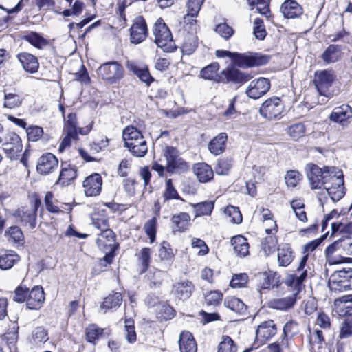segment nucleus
I'll list each match as a JSON object with an SVG mask.
<instances>
[{
    "instance_id": "f257e3e1",
    "label": "nucleus",
    "mask_w": 352,
    "mask_h": 352,
    "mask_svg": "<svg viewBox=\"0 0 352 352\" xmlns=\"http://www.w3.org/2000/svg\"><path fill=\"white\" fill-rule=\"evenodd\" d=\"M219 69V64L218 63H211L201 69L199 76L204 80H212L217 83H232L237 85L239 87L252 78L250 74L242 72L234 67L228 66L220 74L217 73Z\"/></svg>"
},
{
    "instance_id": "f03ea898",
    "label": "nucleus",
    "mask_w": 352,
    "mask_h": 352,
    "mask_svg": "<svg viewBox=\"0 0 352 352\" xmlns=\"http://www.w3.org/2000/svg\"><path fill=\"white\" fill-rule=\"evenodd\" d=\"M306 175L312 190L321 189L324 185L330 182L333 176L339 173L342 175V170L336 166H324L319 167L314 163H309L305 167Z\"/></svg>"
},
{
    "instance_id": "7ed1b4c3",
    "label": "nucleus",
    "mask_w": 352,
    "mask_h": 352,
    "mask_svg": "<svg viewBox=\"0 0 352 352\" xmlns=\"http://www.w3.org/2000/svg\"><path fill=\"white\" fill-rule=\"evenodd\" d=\"M102 239L97 238L96 243L104 256L99 259V264L102 267L113 263L117 252L120 249V243L116 242L117 236L111 229H104L98 234Z\"/></svg>"
},
{
    "instance_id": "20e7f679",
    "label": "nucleus",
    "mask_w": 352,
    "mask_h": 352,
    "mask_svg": "<svg viewBox=\"0 0 352 352\" xmlns=\"http://www.w3.org/2000/svg\"><path fill=\"white\" fill-rule=\"evenodd\" d=\"M124 68L117 60H110L101 64L97 70L98 76L109 85L118 84L124 77Z\"/></svg>"
},
{
    "instance_id": "39448f33",
    "label": "nucleus",
    "mask_w": 352,
    "mask_h": 352,
    "mask_svg": "<svg viewBox=\"0 0 352 352\" xmlns=\"http://www.w3.org/2000/svg\"><path fill=\"white\" fill-rule=\"evenodd\" d=\"M164 156L166 160V170L169 174H182L188 170V163L179 156L176 147L166 146L164 150Z\"/></svg>"
},
{
    "instance_id": "423d86ee",
    "label": "nucleus",
    "mask_w": 352,
    "mask_h": 352,
    "mask_svg": "<svg viewBox=\"0 0 352 352\" xmlns=\"http://www.w3.org/2000/svg\"><path fill=\"white\" fill-rule=\"evenodd\" d=\"M236 56L239 57L236 66L242 69L265 65L272 58L270 55L255 52H239V54H236Z\"/></svg>"
},
{
    "instance_id": "0eeeda50",
    "label": "nucleus",
    "mask_w": 352,
    "mask_h": 352,
    "mask_svg": "<svg viewBox=\"0 0 352 352\" xmlns=\"http://www.w3.org/2000/svg\"><path fill=\"white\" fill-rule=\"evenodd\" d=\"M335 80L336 76L333 70L322 69L315 71L312 82L320 96L329 97V89Z\"/></svg>"
},
{
    "instance_id": "6e6552de",
    "label": "nucleus",
    "mask_w": 352,
    "mask_h": 352,
    "mask_svg": "<svg viewBox=\"0 0 352 352\" xmlns=\"http://www.w3.org/2000/svg\"><path fill=\"white\" fill-rule=\"evenodd\" d=\"M285 109V103L280 97L272 96L266 99L259 108L261 116L272 120L279 118Z\"/></svg>"
},
{
    "instance_id": "1a4fd4ad",
    "label": "nucleus",
    "mask_w": 352,
    "mask_h": 352,
    "mask_svg": "<svg viewBox=\"0 0 352 352\" xmlns=\"http://www.w3.org/2000/svg\"><path fill=\"white\" fill-rule=\"evenodd\" d=\"M333 283L339 291L352 290V268H342L336 271L330 277L328 284Z\"/></svg>"
},
{
    "instance_id": "9d476101",
    "label": "nucleus",
    "mask_w": 352,
    "mask_h": 352,
    "mask_svg": "<svg viewBox=\"0 0 352 352\" xmlns=\"http://www.w3.org/2000/svg\"><path fill=\"white\" fill-rule=\"evenodd\" d=\"M254 276L260 281V283L258 285L259 292L261 289L278 288L281 285L280 275L276 272L271 270L258 272Z\"/></svg>"
},
{
    "instance_id": "9b49d317",
    "label": "nucleus",
    "mask_w": 352,
    "mask_h": 352,
    "mask_svg": "<svg viewBox=\"0 0 352 352\" xmlns=\"http://www.w3.org/2000/svg\"><path fill=\"white\" fill-rule=\"evenodd\" d=\"M271 87L269 78L260 77L251 81L246 89L247 96L252 99L256 100L265 95Z\"/></svg>"
},
{
    "instance_id": "f8f14e48",
    "label": "nucleus",
    "mask_w": 352,
    "mask_h": 352,
    "mask_svg": "<svg viewBox=\"0 0 352 352\" xmlns=\"http://www.w3.org/2000/svg\"><path fill=\"white\" fill-rule=\"evenodd\" d=\"M125 66L129 72L136 76L140 81L144 82L147 86H150L155 81V78L151 74L147 65L127 60Z\"/></svg>"
},
{
    "instance_id": "ddd939ff",
    "label": "nucleus",
    "mask_w": 352,
    "mask_h": 352,
    "mask_svg": "<svg viewBox=\"0 0 352 352\" xmlns=\"http://www.w3.org/2000/svg\"><path fill=\"white\" fill-rule=\"evenodd\" d=\"M147 36V25L142 16L135 18L133 23L130 29L131 43L139 44L142 43Z\"/></svg>"
},
{
    "instance_id": "4468645a",
    "label": "nucleus",
    "mask_w": 352,
    "mask_h": 352,
    "mask_svg": "<svg viewBox=\"0 0 352 352\" xmlns=\"http://www.w3.org/2000/svg\"><path fill=\"white\" fill-rule=\"evenodd\" d=\"M82 186L85 188V195L86 197L98 195L102 190V186L101 175L97 173H92L85 179Z\"/></svg>"
},
{
    "instance_id": "2eb2a0df",
    "label": "nucleus",
    "mask_w": 352,
    "mask_h": 352,
    "mask_svg": "<svg viewBox=\"0 0 352 352\" xmlns=\"http://www.w3.org/2000/svg\"><path fill=\"white\" fill-rule=\"evenodd\" d=\"M334 179L337 180L338 183L334 184L332 182V184L330 187L326 186L325 185L323 187L327 190V194L331 199L333 202H337L340 201L346 194L344 175L342 174V176H340L339 173H337L336 176H333L332 179L330 182H333Z\"/></svg>"
},
{
    "instance_id": "dca6fc26",
    "label": "nucleus",
    "mask_w": 352,
    "mask_h": 352,
    "mask_svg": "<svg viewBox=\"0 0 352 352\" xmlns=\"http://www.w3.org/2000/svg\"><path fill=\"white\" fill-rule=\"evenodd\" d=\"M153 34L156 44H167L173 41V36L168 27L162 18H159L154 24Z\"/></svg>"
},
{
    "instance_id": "f3484780",
    "label": "nucleus",
    "mask_w": 352,
    "mask_h": 352,
    "mask_svg": "<svg viewBox=\"0 0 352 352\" xmlns=\"http://www.w3.org/2000/svg\"><path fill=\"white\" fill-rule=\"evenodd\" d=\"M298 295L297 292L285 298L273 299L267 302V307L276 310L288 311L296 305Z\"/></svg>"
},
{
    "instance_id": "a211bd4d",
    "label": "nucleus",
    "mask_w": 352,
    "mask_h": 352,
    "mask_svg": "<svg viewBox=\"0 0 352 352\" xmlns=\"http://www.w3.org/2000/svg\"><path fill=\"white\" fill-rule=\"evenodd\" d=\"M58 158L51 153L43 154L36 166L37 171L42 175H47L58 166Z\"/></svg>"
},
{
    "instance_id": "6ab92c4d",
    "label": "nucleus",
    "mask_w": 352,
    "mask_h": 352,
    "mask_svg": "<svg viewBox=\"0 0 352 352\" xmlns=\"http://www.w3.org/2000/svg\"><path fill=\"white\" fill-rule=\"evenodd\" d=\"M227 141L228 134L225 132H221L209 142L208 149L212 155L215 156L220 155L226 149Z\"/></svg>"
},
{
    "instance_id": "aec40b11",
    "label": "nucleus",
    "mask_w": 352,
    "mask_h": 352,
    "mask_svg": "<svg viewBox=\"0 0 352 352\" xmlns=\"http://www.w3.org/2000/svg\"><path fill=\"white\" fill-rule=\"evenodd\" d=\"M277 327L273 320H268L262 322L258 325L256 330L257 336L263 338V343H265L267 340L271 339L276 334Z\"/></svg>"
},
{
    "instance_id": "412c9836",
    "label": "nucleus",
    "mask_w": 352,
    "mask_h": 352,
    "mask_svg": "<svg viewBox=\"0 0 352 352\" xmlns=\"http://www.w3.org/2000/svg\"><path fill=\"white\" fill-rule=\"evenodd\" d=\"M16 56L25 72L34 74L38 71L39 63L35 56L28 52H21Z\"/></svg>"
},
{
    "instance_id": "4be33fe9",
    "label": "nucleus",
    "mask_w": 352,
    "mask_h": 352,
    "mask_svg": "<svg viewBox=\"0 0 352 352\" xmlns=\"http://www.w3.org/2000/svg\"><path fill=\"white\" fill-rule=\"evenodd\" d=\"M280 12L287 19L298 18L303 13V10L294 0H286L280 6Z\"/></svg>"
},
{
    "instance_id": "5701e85b",
    "label": "nucleus",
    "mask_w": 352,
    "mask_h": 352,
    "mask_svg": "<svg viewBox=\"0 0 352 352\" xmlns=\"http://www.w3.org/2000/svg\"><path fill=\"white\" fill-rule=\"evenodd\" d=\"M179 346L181 352H197V344L192 333L184 331L179 335Z\"/></svg>"
},
{
    "instance_id": "b1692460",
    "label": "nucleus",
    "mask_w": 352,
    "mask_h": 352,
    "mask_svg": "<svg viewBox=\"0 0 352 352\" xmlns=\"http://www.w3.org/2000/svg\"><path fill=\"white\" fill-rule=\"evenodd\" d=\"M77 176L78 168L75 165L69 164L67 166H63L57 183L63 186H67L76 179Z\"/></svg>"
},
{
    "instance_id": "393cba45",
    "label": "nucleus",
    "mask_w": 352,
    "mask_h": 352,
    "mask_svg": "<svg viewBox=\"0 0 352 352\" xmlns=\"http://www.w3.org/2000/svg\"><path fill=\"white\" fill-rule=\"evenodd\" d=\"M193 171L201 183H207L214 177V172L210 166L206 163H197L193 166Z\"/></svg>"
},
{
    "instance_id": "a878e982",
    "label": "nucleus",
    "mask_w": 352,
    "mask_h": 352,
    "mask_svg": "<svg viewBox=\"0 0 352 352\" xmlns=\"http://www.w3.org/2000/svg\"><path fill=\"white\" fill-rule=\"evenodd\" d=\"M224 306L239 315L245 316L248 314V306L239 298L227 296L224 299Z\"/></svg>"
},
{
    "instance_id": "bb28decb",
    "label": "nucleus",
    "mask_w": 352,
    "mask_h": 352,
    "mask_svg": "<svg viewBox=\"0 0 352 352\" xmlns=\"http://www.w3.org/2000/svg\"><path fill=\"white\" fill-rule=\"evenodd\" d=\"M193 289L194 285L192 282L184 280L173 285V292L177 298L185 300L191 296Z\"/></svg>"
},
{
    "instance_id": "cd10ccee",
    "label": "nucleus",
    "mask_w": 352,
    "mask_h": 352,
    "mask_svg": "<svg viewBox=\"0 0 352 352\" xmlns=\"http://www.w3.org/2000/svg\"><path fill=\"white\" fill-rule=\"evenodd\" d=\"M19 261V256L13 250H3L0 253V269H11Z\"/></svg>"
},
{
    "instance_id": "c85d7f7f",
    "label": "nucleus",
    "mask_w": 352,
    "mask_h": 352,
    "mask_svg": "<svg viewBox=\"0 0 352 352\" xmlns=\"http://www.w3.org/2000/svg\"><path fill=\"white\" fill-rule=\"evenodd\" d=\"M351 108L349 105L336 107L329 115V120L335 123H342L351 117Z\"/></svg>"
},
{
    "instance_id": "c756f323",
    "label": "nucleus",
    "mask_w": 352,
    "mask_h": 352,
    "mask_svg": "<svg viewBox=\"0 0 352 352\" xmlns=\"http://www.w3.org/2000/svg\"><path fill=\"white\" fill-rule=\"evenodd\" d=\"M122 302V296L120 292L110 294L104 298L100 305L102 309L106 312L108 310H116L121 305Z\"/></svg>"
},
{
    "instance_id": "7c9ffc66",
    "label": "nucleus",
    "mask_w": 352,
    "mask_h": 352,
    "mask_svg": "<svg viewBox=\"0 0 352 352\" xmlns=\"http://www.w3.org/2000/svg\"><path fill=\"white\" fill-rule=\"evenodd\" d=\"M231 245L237 255L245 257L249 254V244L247 239L241 236H234L231 239Z\"/></svg>"
},
{
    "instance_id": "2f4dec72",
    "label": "nucleus",
    "mask_w": 352,
    "mask_h": 352,
    "mask_svg": "<svg viewBox=\"0 0 352 352\" xmlns=\"http://www.w3.org/2000/svg\"><path fill=\"white\" fill-rule=\"evenodd\" d=\"M341 45H329V47L321 54L320 58L327 63H332L338 61L341 58Z\"/></svg>"
},
{
    "instance_id": "473e14b6",
    "label": "nucleus",
    "mask_w": 352,
    "mask_h": 352,
    "mask_svg": "<svg viewBox=\"0 0 352 352\" xmlns=\"http://www.w3.org/2000/svg\"><path fill=\"white\" fill-rule=\"evenodd\" d=\"M63 133L65 136L62 139L58 149L60 153H63L66 148L71 146L72 140L79 139L77 129L63 128Z\"/></svg>"
},
{
    "instance_id": "72a5a7b5",
    "label": "nucleus",
    "mask_w": 352,
    "mask_h": 352,
    "mask_svg": "<svg viewBox=\"0 0 352 352\" xmlns=\"http://www.w3.org/2000/svg\"><path fill=\"white\" fill-rule=\"evenodd\" d=\"M293 251L289 244H284L278 248V262L280 266H288L294 259Z\"/></svg>"
},
{
    "instance_id": "f704fd0d",
    "label": "nucleus",
    "mask_w": 352,
    "mask_h": 352,
    "mask_svg": "<svg viewBox=\"0 0 352 352\" xmlns=\"http://www.w3.org/2000/svg\"><path fill=\"white\" fill-rule=\"evenodd\" d=\"M175 315L174 308L165 302H161L156 308V317L161 322L171 320Z\"/></svg>"
},
{
    "instance_id": "c9c22d12",
    "label": "nucleus",
    "mask_w": 352,
    "mask_h": 352,
    "mask_svg": "<svg viewBox=\"0 0 352 352\" xmlns=\"http://www.w3.org/2000/svg\"><path fill=\"white\" fill-rule=\"evenodd\" d=\"M19 327L16 324L14 325L8 332L2 336V340H4L10 352L16 351V342L19 338Z\"/></svg>"
},
{
    "instance_id": "e433bc0d",
    "label": "nucleus",
    "mask_w": 352,
    "mask_h": 352,
    "mask_svg": "<svg viewBox=\"0 0 352 352\" xmlns=\"http://www.w3.org/2000/svg\"><path fill=\"white\" fill-rule=\"evenodd\" d=\"M171 221L177 227V231L184 232L190 224V216L187 212H180L173 215Z\"/></svg>"
},
{
    "instance_id": "4c0bfd02",
    "label": "nucleus",
    "mask_w": 352,
    "mask_h": 352,
    "mask_svg": "<svg viewBox=\"0 0 352 352\" xmlns=\"http://www.w3.org/2000/svg\"><path fill=\"white\" fill-rule=\"evenodd\" d=\"M163 197L164 202H167L173 199L180 200L183 202L185 201V200L179 195L173 183L172 179L170 178L166 180L165 190L163 192Z\"/></svg>"
},
{
    "instance_id": "58836bf2",
    "label": "nucleus",
    "mask_w": 352,
    "mask_h": 352,
    "mask_svg": "<svg viewBox=\"0 0 352 352\" xmlns=\"http://www.w3.org/2000/svg\"><path fill=\"white\" fill-rule=\"evenodd\" d=\"M190 205L195 209L196 217L210 215L214 208L213 201H204L197 204H190Z\"/></svg>"
},
{
    "instance_id": "ea45409f",
    "label": "nucleus",
    "mask_w": 352,
    "mask_h": 352,
    "mask_svg": "<svg viewBox=\"0 0 352 352\" xmlns=\"http://www.w3.org/2000/svg\"><path fill=\"white\" fill-rule=\"evenodd\" d=\"M104 333V329L93 324L85 330V338L87 342L96 344V341L99 340Z\"/></svg>"
},
{
    "instance_id": "a19ab883",
    "label": "nucleus",
    "mask_w": 352,
    "mask_h": 352,
    "mask_svg": "<svg viewBox=\"0 0 352 352\" xmlns=\"http://www.w3.org/2000/svg\"><path fill=\"white\" fill-rule=\"evenodd\" d=\"M106 210H102L100 212L94 213L91 216L92 224L95 228L100 230L101 232L104 229H110L109 224V219L105 217Z\"/></svg>"
},
{
    "instance_id": "79ce46f5",
    "label": "nucleus",
    "mask_w": 352,
    "mask_h": 352,
    "mask_svg": "<svg viewBox=\"0 0 352 352\" xmlns=\"http://www.w3.org/2000/svg\"><path fill=\"white\" fill-rule=\"evenodd\" d=\"M232 167V158L223 157L219 159L215 166V172L219 175H226Z\"/></svg>"
},
{
    "instance_id": "37998d69",
    "label": "nucleus",
    "mask_w": 352,
    "mask_h": 352,
    "mask_svg": "<svg viewBox=\"0 0 352 352\" xmlns=\"http://www.w3.org/2000/svg\"><path fill=\"white\" fill-rule=\"evenodd\" d=\"M123 140H134L138 141L139 140L143 139V135L142 132L133 126H128L124 128L122 132Z\"/></svg>"
},
{
    "instance_id": "c03bdc74",
    "label": "nucleus",
    "mask_w": 352,
    "mask_h": 352,
    "mask_svg": "<svg viewBox=\"0 0 352 352\" xmlns=\"http://www.w3.org/2000/svg\"><path fill=\"white\" fill-rule=\"evenodd\" d=\"M237 345L228 336H223L219 344L217 352H236Z\"/></svg>"
},
{
    "instance_id": "a18cd8bd",
    "label": "nucleus",
    "mask_w": 352,
    "mask_h": 352,
    "mask_svg": "<svg viewBox=\"0 0 352 352\" xmlns=\"http://www.w3.org/2000/svg\"><path fill=\"white\" fill-rule=\"evenodd\" d=\"M225 214L231 218V222L234 224H240L243 221V217L240 212L239 208L229 205L224 208Z\"/></svg>"
},
{
    "instance_id": "49530a36",
    "label": "nucleus",
    "mask_w": 352,
    "mask_h": 352,
    "mask_svg": "<svg viewBox=\"0 0 352 352\" xmlns=\"http://www.w3.org/2000/svg\"><path fill=\"white\" fill-rule=\"evenodd\" d=\"M157 219L156 217H153L144 224V232L149 238L151 243H153L155 241L157 234Z\"/></svg>"
},
{
    "instance_id": "de8ad7c7",
    "label": "nucleus",
    "mask_w": 352,
    "mask_h": 352,
    "mask_svg": "<svg viewBox=\"0 0 352 352\" xmlns=\"http://www.w3.org/2000/svg\"><path fill=\"white\" fill-rule=\"evenodd\" d=\"M151 250L149 248L145 247L141 250L139 257L141 261L140 274L145 273L148 270L151 260Z\"/></svg>"
},
{
    "instance_id": "09e8293b",
    "label": "nucleus",
    "mask_w": 352,
    "mask_h": 352,
    "mask_svg": "<svg viewBox=\"0 0 352 352\" xmlns=\"http://www.w3.org/2000/svg\"><path fill=\"white\" fill-rule=\"evenodd\" d=\"M25 132L28 140L30 142H37L44 134L43 127L37 125L28 126L25 129Z\"/></svg>"
},
{
    "instance_id": "8fccbe9b",
    "label": "nucleus",
    "mask_w": 352,
    "mask_h": 352,
    "mask_svg": "<svg viewBox=\"0 0 352 352\" xmlns=\"http://www.w3.org/2000/svg\"><path fill=\"white\" fill-rule=\"evenodd\" d=\"M204 1V0H188L186 4L187 14L184 16V19L186 20L188 16H197Z\"/></svg>"
},
{
    "instance_id": "3c124183",
    "label": "nucleus",
    "mask_w": 352,
    "mask_h": 352,
    "mask_svg": "<svg viewBox=\"0 0 352 352\" xmlns=\"http://www.w3.org/2000/svg\"><path fill=\"white\" fill-rule=\"evenodd\" d=\"M124 323L126 339L129 343L133 344L136 341L137 339L134 320L132 318H126Z\"/></svg>"
},
{
    "instance_id": "603ef678",
    "label": "nucleus",
    "mask_w": 352,
    "mask_h": 352,
    "mask_svg": "<svg viewBox=\"0 0 352 352\" xmlns=\"http://www.w3.org/2000/svg\"><path fill=\"white\" fill-rule=\"evenodd\" d=\"M248 282V276L245 273L234 274L232 276L229 285L232 288H242L246 287Z\"/></svg>"
},
{
    "instance_id": "864d4df0",
    "label": "nucleus",
    "mask_w": 352,
    "mask_h": 352,
    "mask_svg": "<svg viewBox=\"0 0 352 352\" xmlns=\"http://www.w3.org/2000/svg\"><path fill=\"white\" fill-rule=\"evenodd\" d=\"M4 100V107L9 109L20 107L22 104V99L14 93H5Z\"/></svg>"
},
{
    "instance_id": "5fc2aeb1",
    "label": "nucleus",
    "mask_w": 352,
    "mask_h": 352,
    "mask_svg": "<svg viewBox=\"0 0 352 352\" xmlns=\"http://www.w3.org/2000/svg\"><path fill=\"white\" fill-rule=\"evenodd\" d=\"M5 236H9L14 243H19L24 241V235L21 229L17 226H13L8 228Z\"/></svg>"
},
{
    "instance_id": "6e6d98bb",
    "label": "nucleus",
    "mask_w": 352,
    "mask_h": 352,
    "mask_svg": "<svg viewBox=\"0 0 352 352\" xmlns=\"http://www.w3.org/2000/svg\"><path fill=\"white\" fill-rule=\"evenodd\" d=\"M223 299V294L219 290L210 291L205 296V300L208 305L218 306Z\"/></svg>"
},
{
    "instance_id": "4d7b16f0",
    "label": "nucleus",
    "mask_w": 352,
    "mask_h": 352,
    "mask_svg": "<svg viewBox=\"0 0 352 352\" xmlns=\"http://www.w3.org/2000/svg\"><path fill=\"white\" fill-rule=\"evenodd\" d=\"M302 179V175L296 170L287 171L285 176L287 185L290 187H296L300 180Z\"/></svg>"
},
{
    "instance_id": "13d9d810",
    "label": "nucleus",
    "mask_w": 352,
    "mask_h": 352,
    "mask_svg": "<svg viewBox=\"0 0 352 352\" xmlns=\"http://www.w3.org/2000/svg\"><path fill=\"white\" fill-rule=\"evenodd\" d=\"M277 244L278 239L276 236H268L262 243L263 249L266 254H270L275 252Z\"/></svg>"
},
{
    "instance_id": "bf43d9fd",
    "label": "nucleus",
    "mask_w": 352,
    "mask_h": 352,
    "mask_svg": "<svg viewBox=\"0 0 352 352\" xmlns=\"http://www.w3.org/2000/svg\"><path fill=\"white\" fill-rule=\"evenodd\" d=\"M32 337L36 342H45L49 339L48 331L43 326H39L34 329Z\"/></svg>"
},
{
    "instance_id": "052dcab7",
    "label": "nucleus",
    "mask_w": 352,
    "mask_h": 352,
    "mask_svg": "<svg viewBox=\"0 0 352 352\" xmlns=\"http://www.w3.org/2000/svg\"><path fill=\"white\" fill-rule=\"evenodd\" d=\"M287 132L293 138L298 139L305 135V126L301 122L296 123L289 126Z\"/></svg>"
},
{
    "instance_id": "680f3d73",
    "label": "nucleus",
    "mask_w": 352,
    "mask_h": 352,
    "mask_svg": "<svg viewBox=\"0 0 352 352\" xmlns=\"http://www.w3.org/2000/svg\"><path fill=\"white\" fill-rule=\"evenodd\" d=\"M29 294V289L23 285L18 286L14 290L13 300L18 303H22L26 301Z\"/></svg>"
},
{
    "instance_id": "e2e57ef3",
    "label": "nucleus",
    "mask_w": 352,
    "mask_h": 352,
    "mask_svg": "<svg viewBox=\"0 0 352 352\" xmlns=\"http://www.w3.org/2000/svg\"><path fill=\"white\" fill-rule=\"evenodd\" d=\"M6 142L15 146L16 153H21L23 148L22 140L19 135L14 132L9 133L6 137Z\"/></svg>"
},
{
    "instance_id": "0e129e2a",
    "label": "nucleus",
    "mask_w": 352,
    "mask_h": 352,
    "mask_svg": "<svg viewBox=\"0 0 352 352\" xmlns=\"http://www.w3.org/2000/svg\"><path fill=\"white\" fill-rule=\"evenodd\" d=\"M124 146L127 148L133 156L138 157H144L148 152V148L143 149L141 146H138V144L130 143L129 142H125L124 143Z\"/></svg>"
},
{
    "instance_id": "69168bd1",
    "label": "nucleus",
    "mask_w": 352,
    "mask_h": 352,
    "mask_svg": "<svg viewBox=\"0 0 352 352\" xmlns=\"http://www.w3.org/2000/svg\"><path fill=\"white\" fill-rule=\"evenodd\" d=\"M352 336V319H344L342 322L340 333L339 338L340 339L347 338Z\"/></svg>"
},
{
    "instance_id": "338daca9",
    "label": "nucleus",
    "mask_w": 352,
    "mask_h": 352,
    "mask_svg": "<svg viewBox=\"0 0 352 352\" xmlns=\"http://www.w3.org/2000/svg\"><path fill=\"white\" fill-rule=\"evenodd\" d=\"M160 256L162 260H171L174 257L173 250L170 243L166 241H163L160 249Z\"/></svg>"
},
{
    "instance_id": "774afa93",
    "label": "nucleus",
    "mask_w": 352,
    "mask_h": 352,
    "mask_svg": "<svg viewBox=\"0 0 352 352\" xmlns=\"http://www.w3.org/2000/svg\"><path fill=\"white\" fill-rule=\"evenodd\" d=\"M254 34L255 36L263 40L266 36V31L263 24V21L261 19L256 18L254 21Z\"/></svg>"
}]
</instances>
